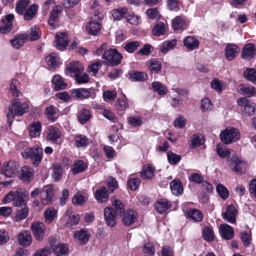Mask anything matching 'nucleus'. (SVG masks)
Here are the masks:
<instances>
[{
	"instance_id": "e433bc0d",
	"label": "nucleus",
	"mask_w": 256,
	"mask_h": 256,
	"mask_svg": "<svg viewBox=\"0 0 256 256\" xmlns=\"http://www.w3.org/2000/svg\"><path fill=\"white\" fill-rule=\"evenodd\" d=\"M20 83L18 80L16 79L12 80L10 83L9 93L14 96H20L21 95V92L19 91L18 88H20Z\"/></svg>"
},
{
	"instance_id": "0e129e2a",
	"label": "nucleus",
	"mask_w": 256,
	"mask_h": 256,
	"mask_svg": "<svg viewBox=\"0 0 256 256\" xmlns=\"http://www.w3.org/2000/svg\"><path fill=\"white\" fill-rule=\"evenodd\" d=\"M142 252L144 256H152L155 252V248L151 242L145 244L143 246Z\"/></svg>"
},
{
	"instance_id": "c85d7f7f",
	"label": "nucleus",
	"mask_w": 256,
	"mask_h": 256,
	"mask_svg": "<svg viewBox=\"0 0 256 256\" xmlns=\"http://www.w3.org/2000/svg\"><path fill=\"white\" fill-rule=\"evenodd\" d=\"M42 125L40 122H33L28 127L30 135L32 138L39 136L40 134Z\"/></svg>"
},
{
	"instance_id": "f8f14e48",
	"label": "nucleus",
	"mask_w": 256,
	"mask_h": 256,
	"mask_svg": "<svg viewBox=\"0 0 256 256\" xmlns=\"http://www.w3.org/2000/svg\"><path fill=\"white\" fill-rule=\"evenodd\" d=\"M14 18L13 14H9L5 16L2 21L3 25L0 26V34H7L12 30V20Z\"/></svg>"
},
{
	"instance_id": "49530a36",
	"label": "nucleus",
	"mask_w": 256,
	"mask_h": 256,
	"mask_svg": "<svg viewBox=\"0 0 256 256\" xmlns=\"http://www.w3.org/2000/svg\"><path fill=\"white\" fill-rule=\"evenodd\" d=\"M86 168L87 166L84 162L78 160L72 166L71 171L74 174H76L84 171Z\"/></svg>"
},
{
	"instance_id": "2eb2a0df",
	"label": "nucleus",
	"mask_w": 256,
	"mask_h": 256,
	"mask_svg": "<svg viewBox=\"0 0 256 256\" xmlns=\"http://www.w3.org/2000/svg\"><path fill=\"white\" fill-rule=\"evenodd\" d=\"M238 214V211L232 205L227 206L226 211L223 214V218L228 222L234 224L236 222V218Z\"/></svg>"
},
{
	"instance_id": "f03ea898",
	"label": "nucleus",
	"mask_w": 256,
	"mask_h": 256,
	"mask_svg": "<svg viewBox=\"0 0 256 256\" xmlns=\"http://www.w3.org/2000/svg\"><path fill=\"white\" fill-rule=\"evenodd\" d=\"M42 154V149L38 144H35L32 148H26L22 152L23 158H30L36 166H38L41 162Z\"/></svg>"
},
{
	"instance_id": "603ef678",
	"label": "nucleus",
	"mask_w": 256,
	"mask_h": 256,
	"mask_svg": "<svg viewBox=\"0 0 256 256\" xmlns=\"http://www.w3.org/2000/svg\"><path fill=\"white\" fill-rule=\"evenodd\" d=\"M63 170L61 166L59 164H55L52 166V177L54 182H58L62 178Z\"/></svg>"
},
{
	"instance_id": "aec40b11",
	"label": "nucleus",
	"mask_w": 256,
	"mask_h": 256,
	"mask_svg": "<svg viewBox=\"0 0 256 256\" xmlns=\"http://www.w3.org/2000/svg\"><path fill=\"white\" fill-rule=\"evenodd\" d=\"M62 11V8L60 6H56L53 8L50 12L48 24L54 28H56V22L58 20V16Z\"/></svg>"
},
{
	"instance_id": "0eeeda50",
	"label": "nucleus",
	"mask_w": 256,
	"mask_h": 256,
	"mask_svg": "<svg viewBox=\"0 0 256 256\" xmlns=\"http://www.w3.org/2000/svg\"><path fill=\"white\" fill-rule=\"evenodd\" d=\"M70 41V38L66 33L58 32L56 34V48L60 50L66 49Z\"/></svg>"
},
{
	"instance_id": "1a4fd4ad",
	"label": "nucleus",
	"mask_w": 256,
	"mask_h": 256,
	"mask_svg": "<svg viewBox=\"0 0 256 256\" xmlns=\"http://www.w3.org/2000/svg\"><path fill=\"white\" fill-rule=\"evenodd\" d=\"M237 102L240 106L244 108V112L245 114L250 116L254 113V104L250 103L246 98H240Z\"/></svg>"
},
{
	"instance_id": "4c0bfd02",
	"label": "nucleus",
	"mask_w": 256,
	"mask_h": 256,
	"mask_svg": "<svg viewBox=\"0 0 256 256\" xmlns=\"http://www.w3.org/2000/svg\"><path fill=\"white\" fill-rule=\"evenodd\" d=\"M57 210L53 208H47L44 212L45 222L47 223H52L57 217Z\"/></svg>"
},
{
	"instance_id": "cd10ccee",
	"label": "nucleus",
	"mask_w": 256,
	"mask_h": 256,
	"mask_svg": "<svg viewBox=\"0 0 256 256\" xmlns=\"http://www.w3.org/2000/svg\"><path fill=\"white\" fill-rule=\"evenodd\" d=\"M52 82L56 90H64L67 86V84L64 78L59 75L54 76L52 78Z\"/></svg>"
},
{
	"instance_id": "4468645a",
	"label": "nucleus",
	"mask_w": 256,
	"mask_h": 256,
	"mask_svg": "<svg viewBox=\"0 0 256 256\" xmlns=\"http://www.w3.org/2000/svg\"><path fill=\"white\" fill-rule=\"evenodd\" d=\"M256 54L254 46L251 43L246 44L242 52V58L246 60H250Z\"/></svg>"
},
{
	"instance_id": "de8ad7c7",
	"label": "nucleus",
	"mask_w": 256,
	"mask_h": 256,
	"mask_svg": "<svg viewBox=\"0 0 256 256\" xmlns=\"http://www.w3.org/2000/svg\"><path fill=\"white\" fill-rule=\"evenodd\" d=\"M89 91L86 88H78L72 90V97L80 99H84L88 98Z\"/></svg>"
},
{
	"instance_id": "f257e3e1",
	"label": "nucleus",
	"mask_w": 256,
	"mask_h": 256,
	"mask_svg": "<svg viewBox=\"0 0 256 256\" xmlns=\"http://www.w3.org/2000/svg\"><path fill=\"white\" fill-rule=\"evenodd\" d=\"M29 106L27 102H21L18 98L14 99L8 107L7 114L8 124L11 126L13 119L16 116H22L28 111Z\"/></svg>"
},
{
	"instance_id": "6e6552de",
	"label": "nucleus",
	"mask_w": 256,
	"mask_h": 256,
	"mask_svg": "<svg viewBox=\"0 0 256 256\" xmlns=\"http://www.w3.org/2000/svg\"><path fill=\"white\" fill-rule=\"evenodd\" d=\"M66 70L67 74L70 76H75L80 74L84 70L83 64L79 62H72L67 65Z\"/></svg>"
},
{
	"instance_id": "a878e982",
	"label": "nucleus",
	"mask_w": 256,
	"mask_h": 256,
	"mask_svg": "<svg viewBox=\"0 0 256 256\" xmlns=\"http://www.w3.org/2000/svg\"><path fill=\"white\" fill-rule=\"evenodd\" d=\"M90 236L88 231L84 230H80L74 232V237L81 244H84L88 242Z\"/></svg>"
},
{
	"instance_id": "4d7b16f0",
	"label": "nucleus",
	"mask_w": 256,
	"mask_h": 256,
	"mask_svg": "<svg viewBox=\"0 0 256 256\" xmlns=\"http://www.w3.org/2000/svg\"><path fill=\"white\" fill-rule=\"evenodd\" d=\"M154 90L159 95H164L167 93L166 87L159 82H154L152 83Z\"/></svg>"
},
{
	"instance_id": "a211bd4d",
	"label": "nucleus",
	"mask_w": 256,
	"mask_h": 256,
	"mask_svg": "<svg viewBox=\"0 0 256 256\" xmlns=\"http://www.w3.org/2000/svg\"><path fill=\"white\" fill-rule=\"evenodd\" d=\"M219 232L222 238L226 240H230L234 236V232L230 225H220Z\"/></svg>"
},
{
	"instance_id": "052dcab7",
	"label": "nucleus",
	"mask_w": 256,
	"mask_h": 256,
	"mask_svg": "<svg viewBox=\"0 0 256 256\" xmlns=\"http://www.w3.org/2000/svg\"><path fill=\"white\" fill-rule=\"evenodd\" d=\"M202 236L204 240L208 242H211L214 240V232L209 226L205 227L202 230Z\"/></svg>"
},
{
	"instance_id": "7ed1b4c3",
	"label": "nucleus",
	"mask_w": 256,
	"mask_h": 256,
	"mask_svg": "<svg viewBox=\"0 0 256 256\" xmlns=\"http://www.w3.org/2000/svg\"><path fill=\"white\" fill-rule=\"evenodd\" d=\"M104 62L111 66H116L120 64L122 56L116 48L106 50L102 56Z\"/></svg>"
},
{
	"instance_id": "a18cd8bd",
	"label": "nucleus",
	"mask_w": 256,
	"mask_h": 256,
	"mask_svg": "<svg viewBox=\"0 0 256 256\" xmlns=\"http://www.w3.org/2000/svg\"><path fill=\"white\" fill-rule=\"evenodd\" d=\"M187 214L188 216L194 222H200L203 218L202 213L200 210L197 209L190 208L188 210Z\"/></svg>"
},
{
	"instance_id": "09e8293b",
	"label": "nucleus",
	"mask_w": 256,
	"mask_h": 256,
	"mask_svg": "<svg viewBox=\"0 0 256 256\" xmlns=\"http://www.w3.org/2000/svg\"><path fill=\"white\" fill-rule=\"evenodd\" d=\"M46 61L48 65L50 68H56L58 66L59 58L58 54L52 53L46 58Z\"/></svg>"
},
{
	"instance_id": "13d9d810",
	"label": "nucleus",
	"mask_w": 256,
	"mask_h": 256,
	"mask_svg": "<svg viewBox=\"0 0 256 256\" xmlns=\"http://www.w3.org/2000/svg\"><path fill=\"white\" fill-rule=\"evenodd\" d=\"M88 200V198L80 193L76 194L72 198V202L73 204L78 206H82Z\"/></svg>"
},
{
	"instance_id": "412c9836",
	"label": "nucleus",
	"mask_w": 256,
	"mask_h": 256,
	"mask_svg": "<svg viewBox=\"0 0 256 256\" xmlns=\"http://www.w3.org/2000/svg\"><path fill=\"white\" fill-rule=\"evenodd\" d=\"M137 219V212L131 209L128 210L122 216L124 224H132L136 222Z\"/></svg>"
},
{
	"instance_id": "f704fd0d",
	"label": "nucleus",
	"mask_w": 256,
	"mask_h": 256,
	"mask_svg": "<svg viewBox=\"0 0 256 256\" xmlns=\"http://www.w3.org/2000/svg\"><path fill=\"white\" fill-rule=\"evenodd\" d=\"M155 168L151 165L148 164L144 166L141 172V177L143 179H151L154 175Z\"/></svg>"
},
{
	"instance_id": "4be33fe9",
	"label": "nucleus",
	"mask_w": 256,
	"mask_h": 256,
	"mask_svg": "<svg viewBox=\"0 0 256 256\" xmlns=\"http://www.w3.org/2000/svg\"><path fill=\"white\" fill-rule=\"evenodd\" d=\"M186 26V20L182 16H176L172 21V26L174 30H182Z\"/></svg>"
},
{
	"instance_id": "ddd939ff",
	"label": "nucleus",
	"mask_w": 256,
	"mask_h": 256,
	"mask_svg": "<svg viewBox=\"0 0 256 256\" xmlns=\"http://www.w3.org/2000/svg\"><path fill=\"white\" fill-rule=\"evenodd\" d=\"M60 132L59 130L54 126L48 127L46 139L52 142L56 143L60 137Z\"/></svg>"
},
{
	"instance_id": "39448f33",
	"label": "nucleus",
	"mask_w": 256,
	"mask_h": 256,
	"mask_svg": "<svg viewBox=\"0 0 256 256\" xmlns=\"http://www.w3.org/2000/svg\"><path fill=\"white\" fill-rule=\"evenodd\" d=\"M19 168L18 162L14 160H10L3 164L1 170L6 176L12 178L17 174Z\"/></svg>"
},
{
	"instance_id": "5701e85b",
	"label": "nucleus",
	"mask_w": 256,
	"mask_h": 256,
	"mask_svg": "<svg viewBox=\"0 0 256 256\" xmlns=\"http://www.w3.org/2000/svg\"><path fill=\"white\" fill-rule=\"evenodd\" d=\"M28 38V34H23L16 36L13 39L10 40V42L14 48L18 50L24 46Z\"/></svg>"
},
{
	"instance_id": "c9c22d12",
	"label": "nucleus",
	"mask_w": 256,
	"mask_h": 256,
	"mask_svg": "<svg viewBox=\"0 0 256 256\" xmlns=\"http://www.w3.org/2000/svg\"><path fill=\"white\" fill-rule=\"evenodd\" d=\"M170 188L172 193L176 195H180L183 192V188L179 180H174L170 183Z\"/></svg>"
},
{
	"instance_id": "ea45409f",
	"label": "nucleus",
	"mask_w": 256,
	"mask_h": 256,
	"mask_svg": "<svg viewBox=\"0 0 256 256\" xmlns=\"http://www.w3.org/2000/svg\"><path fill=\"white\" fill-rule=\"evenodd\" d=\"M95 196L99 202H104L106 201L108 197L106 188L105 187H102L97 190L95 194Z\"/></svg>"
},
{
	"instance_id": "2f4dec72",
	"label": "nucleus",
	"mask_w": 256,
	"mask_h": 256,
	"mask_svg": "<svg viewBox=\"0 0 256 256\" xmlns=\"http://www.w3.org/2000/svg\"><path fill=\"white\" fill-rule=\"evenodd\" d=\"M34 170L30 166H24L22 168L20 179L26 182H29L34 176Z\"/></svg>"
},
{
	"instance_id": "864d4df0",
	"label": "nucleus",
	"mask_w": 256,
	"mask_h": 256,
	"mask_svg": "<svg viewBox=\"0 0 256 256\" xmlns=\"http://www.w3.org/2000/svg\"><path fill=\"white\" fill-rule=\"evenodd\" d=\"M210 85L212 88L218 92H220L226 88V84L217 78H214L212 80Z\"/></svg>"
},
{
	"instance_id": "9b49d317",
	"label": "nucleus",
	"mask_w": 256,
	"mask_h": 256,
	"mask_svg": "<svg viewBox=\"0 0 256 256\" xmlns=\"http://www.w3.org/2000/svg\"><path fill=\"white\" fill-rule=\"evenodd\" d=\"M216 152L218 156L222 158H226L230 162V160L232 157V155L236 156L234 151L226 148L224 144H218L216 146Z\"/></svg>"
},
{
	"instance_id": "69168bd1",
	"label": "nucleus",
	"mask_w": 256,
	"mask_h": 256,
	"mask_svg": "<svg viewBox=\"0 0 256 256\" xmlns=\"http://www.w3.org/2000/svg\"><path fill=\"white\" fill-rule=\"evenodd\" d=\"M28 200V196L27 194H24L22 196L19 194L14 200V205L19 208L24 207L26 206V202Z\"/></svg>"
},
{
	"instance_id": "c756f323",
	"label": "nucleus",
	"mask_w": 256,
	"mask_h": 256,
	"mask_svg": "<svg viewBox=\"0 0 256 256\" xmlns=\"http://www.w3.org/2000/svg\"><path fill=\"white\" fill-rule=\"evenodd\" d=\"M198 40L194 36H188L184 40V45L189 50L196 49L199 46Z\"/></svg>"
},
{
	"instance_id": "680f3d73",
	"label": "nucleus",
	"mask_w": 256,
	"mask_h": 256,
	"mask_svg": "<svg viewBox=\"0 0 256 256\" xmlns=\"http://www.w3.org/2000/svg\"><path fill=\"white\" fill-rule=\"evenodd\" d=\"M66 216L68 217V222L71 224H78L80 218L78 214L68 210L66 212Z\"/></svg>"
},
{
	"instance_id": "8fccbe9b",
	"label": "nucleus",
	"mask_w": 256,
	"mask_h": 256,
	"mask_svg": "<svg viewBox=\"0 0 256 256\" xmlns=\"http://www.w3.org/2000/svg\"><path fill=\"white\" fill-rule=\"evenodd\" d=\"M176 40L165 41L160 46V52L164 54H166L170 50L173 49L176 46Z\"/></svg>"
},
{
	"instance_id": "774afa93",
	"label": "nucleus",
	"mask_w": 256,
	"mask_h": 256,
	"mask_svg": "<svg viewBox=\"0 0 256 256\" xmlns=\"http://www.w3.org/2000/svg\"><path fill=\"white\" fill-rule=\"evenodd\" d=\"M116 105L117 108L120 110H124L128 108V104L127 102V98L124 95L118 99Z\"/></svg>"
},
{
	"instance_id": "f3484780",
	"label": "nucleus",
	"mask_w": 256,
	"mask_h": 256,
	"mask_svg": "<svg viewBox=\"0 0 256 256\" xmlns=\"http://www.w3.org/2000/svg\"><path fill=\"white\" fill-rule=\"evenodd\" d=\"M31 230L35 238L38 241H42L46 232L44 225H31Z\"/></svg>"
},
{
	"instance_id": "338daca9",
	"label": "nucleus",
	"mask_w": 256,
	"mask_h": 256,
	"mask_svg": "<svg viewBox=\"0 0 256 256\" xmlns=\"http://www.w3.org/2000/svg\"><path fill=\"white\" fill-rule=\"evenodd\" d=\"M140 45L138 41H132L128 42L124 46V49L129 53L133 52Z\"/></svg>"
},
{
	"instance_id": "dca6fc26",
	"label": "nucleus",
	"mask_w": 256,
	"mask_h": 256,
	"mask_svg": "<svg viewBox=\"0 0 256 256\" xmlns=\"http://www.w3.org/2000/svg\"><path fill=\"white\" fill-rule=\"evenodd\" d=\"M240 51V48L235 44H229L225 48V56L228 60H234Z\"/></svg>"
},
{
	"instance_id": "20e7f679",
	"label": "nucleus",
	"mask_w": 256,
	"mask_h": 256,
	"mask_svg": "<svg viewBox=\"0 0 256 256\" xmlns=\"http://www.w3.org/2000/svg\"><path fill=\"white\" fill-rule=\"evenodd\" d=\"M220 138L224 144H230L238 141L240 138V134L237 128H228L221 132Z\"/></svg>"
},
{
	"instance_id": "6ab92c4d",
	"label": "nucleus",
	"mask_w": 256,
	"mask_h": 256,
	"mask_svg": "<svg viewBox=\"0 0 256 256\" xmlns=\"http://www.w3.org/2000/svg\"><path fill=\"white\" fill-rule=\"evenodd\" d=\"M18 240L20 245L27 246L31 244L32 242V236L30 232L24 230L19 234Z\"/></svg>"
},
{
	"instance_id": "473e14b6",
	"label": "nucleus",
	"mask_w": 256,
	"mask_h": 256,
	"mask_svg": "<svg viewBox=\"0 0 256 256\" xmlns=\"http://www.w3.org/2000/svg\"><path fill=\"white\" fill-rule=\"evenodd\" d=\"M28 208L27 206L24 207L19 208L17 210L16 214L13 218L14 222H19L22 220L25 219L28 216Z\"/></svg>"
},
{
	"instance_id": "7c9ffc66",
	"label": "nucleus",
	"mask_w": 256,
	"mask_h": 256,
	"mask_svg": "<svg viewBox=\"0 0 256 256\" xmlns=\"http://www.w3.org/2000/svg\"><path fill=\"white\" fill-rule=\"evenodd\" d=\"M38 10V6L34 4L30 6L22 15L24 16L25 20H30L36 16Z\"/></svg>"
},
{
	"instance_id": "6e6d98bb",
	"label": "nucleus",
	"mask_w": 256,
	"mask_h": 256,
	"mask_svg": "<svg viewBox=\"0 0 256 256\" xmlns=\"http://www.w3.org/2000/svg\"><path fill=\"white\" fill-rule=\"evenodd\" d=\"M56 109L53 106L46 108L44 112L46 117L52 122H54L56 120Z\"/></svg>"
},
{
	"instance_id": "a19ab883",
	"label": "nucleus",
	"mask_w": 256,
	"mask_h": 256,
	"mask_svg": "<svg viewBox=\"0 0 256 256\" xmlns=\"http://www.w3.org/2000/svg\"><path fill=\"white\" fill-rule=\"evenodd\" d=\"M30 3V0H19L16 5V12L22 15L27 10Z\"/></svg>"
},
{
	"instance_id": "79ce46f5",
	"label": "nucleus",
	"mask_w": 256,
	"mask_h": 256,
	"mask_svg": "<svg viewBox=\"0 0 256 256\" xmlns=\"http://www.w3.org/2000/svg\"><path fill=\"white\" fill-rule=\"evenodd\" d=\"M116 212L112 207H106L104 210V216L107 224L114 222Z\"/></svg>"
},
{
	"instance_id": "393cba45",
	"label": "nucleus",
	"mask_w": 256,
	"mask_h": 256,
	"mask_svg": "<svg viewBox=\"0 0 256 256\" xmlns=\"http://www.w3.org/2000/svg\"><path fill=\"white\" fill-rule=\"evenodd\" d=\"M170 204L166 199H160L154 204L156 210L160 214H163L170 208Z\"/></svg>"
},
{
	"instance_id": "5fc2aeb1",
	"label": "nucleus",
	"mask_w": 256,
	"mask_h": 256,
	"mask_svg": "<svg viewBox=\"0 0 256 256\" xmlns=\"http://www.w3.org/2000/svg\"><path fill=\"white\" fill-rule=\"evenodd\" d=\"M128 12V8H122L114 9L112 11V15L115 20L122 19Z\"/></svg>"
},
{
	"instance_id": "72a5a7b5",
	"label": "nucleus",
	"mask_w": 256,
	"mask_h": 256,
	"mask_svg": "<svg viewBox=\"0 0 256 256\" xmlns=\"http://www.w3.org/2000/svg\"><path fill=\"white\" fill-rule=\"evenodd\" d=\"M166 25L164 22H157L152 28V34L157 36L164 35L166 32Z\"/></svg>"
},
{
	"instance_id": "3c124183",
	"label": "nucleus",
	"mask_w": 256,
	"mask_h": 256,
	"mask_svg": "<svg viewBox=\"0 0 256 256\" xmlns=\"http://www.w3.org/2000/svg\"><path fill=\"white\" fill-rule=\"evenodd\" d=\"M88 144V138L84 135L78 134L74 137V145L77 148L86 146Z\"/></svg>"
},
{
	"instance_id": "c03bdc74",
	"label": "nucleus",
	"mask_w": 256,
	"mask_h": 256,
	"mask_svg": "<svg viewBox=\"0 0 256 256\" xmlns=\"http://www.w3.org/2000/svg\"><path fill=\"white\" fill-rule=\"evenodd\" d=\"M91 116L90 111L85 108H82L79 111L78 119L81 124H84L90 120Z\"/></svg>"
},
{
	"instance_id": "9d476101",
	"label": "nucleus",
	"mask_w": 256,
	"mask_h": 256,
	"mask_svg": "<svg viewBox=\"0 0 256 256\" xmlns=\"http://www.w3.org/2000/svg\"><path fill=\"white\" fill-rule=\"evenodd\" d=\"M52 186L48 185L45 186L40 192L41 202L44 205L48 204L52 202Z\"/></svg>"
},
{
	"instance_id": "37998d69",
	"label": "nucleus",
	"mask_w": 256,
	"mask_h": 256,
	"mask_svg": "<svg viewBox=\"0 0 256 256\" xmlns=\"http://www.w3.org/2000/svg\"><path fill=\"white\" fill-rule=\"evenodd\" d=\"M68 246L63 243L58 244L53 249L55 256H68Z\"/></svg>"
},
{
	"instance_id": "bf43d9fd",
	"label": "nucleus",
	"mask_w": 256,
	"mask_h": 256,
	"mask_svg": "<svg viewBox=\"0 0 256 256\" xmlns=\"http://www.w3.org/2000/svg\"><path fill=\"white\" fill-rule=\"evenodd\" d=\"M244 77L253 84H256V70L254 68H247L244 72Z\"/></svg>"
},
{
	"instance_id": "bb28decb",
	"label": "nucleus",
	"mask_w": 256,
	"mask_h": 256,
	"mask_svg": "<svg viewBox=\"0 0 256 256\" xmlns=\"http://www.w3.org/2000/svg\"><path fill=\"white\" fill-rule=\"evenodd\" d=\"M147 66L150 74H158L162 69L160 62L154 59L148 61Z\"/></svg>"
},
{
	"instance_id": "b1692460",
	"label": "nucleus",
	"mask_w": 256,
	"mask_h": 256,
	"mask_svg": "<svg viewBox=\"0 0 256 256\" xmlns=\"http://www.w3.org/2000/svg\"><path fill=\"white\" fill-rule=\"evenodd\" d=\"M88 32L92 36H97L100 31L102 26L100 23L96 21L90 22L86 26Z\"/></svg>"
},
{
	"instance_id": "58836bf2",
	"label": "nucleus",
	"mask_w": 256,
	"mask_h": 256,
	"mask_svg": "<svg viewBox=\"0 0 256 256\" xmlns=\"http://www.w3.org/2000/svg\"><path fill=\"white\" fill-rule=\"evenodd\" d=\"M238 90L242 94L247 96L248 97L253 96L256 94V88L254 86H248L241 84L239 86Z\"/></svg>"
},
{
	"instance_id": "e2e57ef3",
	"label": "nucleus",
	"mask_w": 256,
	"mask_h": 256,
	"mask_svg": "<svg viewBox=\"0 0 256 256\" xmlns=\"http://www.w3.org/2000/svg\"><path fill=\"white\" fill-rule=\"evenodd\" d=\"M130 78L134 82L144 81L146 77V74L142 72L134 71L130 74Z\"/></svg>"
},
{
	"instance_id": "423d86ee",
	"label": "nucleus",
	"mask_w": 256,
	"mask_h": 256,
	"mask_svg": "<svg viewBox=\"0 0 256 256\" xmlns=\"http://www.w3.org/2000/svg\"><path fill=\"white\" fill-rule=\"evenodd\" d=\"M229 164L231 169L238 174H244L246 168V162L234 154L230 160Z\"/></svg>"
}]
</instances>
